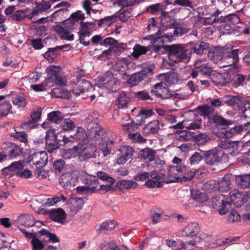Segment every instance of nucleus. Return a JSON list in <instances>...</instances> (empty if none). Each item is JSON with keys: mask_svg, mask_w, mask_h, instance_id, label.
I'll return each instance as SVG.
<instances>
[{"mask_svg": "<svg viewBox=\"0 0 250 250\" xmlns=\"http://www.w3.org/2000/svg\"><path fill=\"white\" fill-rule=\"evenodd\" d=\"M172 162L175 166H170L168 170V174L165 178L164 182L170 183L182 181V180L186 181L190 180L194 177L195 172L187 167L181 159L174 157Z\"/></svg>", "mask_w": 250, "mask_h": 250, "instance_id": "obj_1", "label": "nucleus"}, {"mask_svg": "<svg viewBox=\"0 0 250 250\" xmlns=\"http://www.w3.org/2000/svg\"><path fill=\"white\" fill-rule=\"evenodd\" d=\"M131 62H123L119 67V72L122 75V78L124 80L129 77L126 81V83L129 87H134L138 85L141 82L144 80L146 76L148 77L153 74V69L151 66L144 67L139 72L129 75L126 72L129 69V65Z\"/></svg>", "mask_w": 250, "mask_h": 250, "instance_id": "obj_2", "label": "nucleus"}, {"mask_svg": "<svg viewBox=\"0 0 250 250\" xmlns=\"http://www.w3.org/2000/svg\"><path fill=\"white\" fill-rule=\"evenodd\" d=\"M167 52L169 60L174 63L188 62L191 58L190 51L185 45L174 44L164 46Z\"/></svg>", "mask_w": 250, "mask_h": 250, "instance_id": "obj_3", "label": "nucleus"}, {"mask_svg": "<svg viewBox=\"0 0 250 250\" xmlns=\"http://www.w3.org/2000/svg\"><path fill=\"white\" fill-rule=\"evenodd\" d=\"M204 157L207 164L213 166L219 163H226L229 161L228 154L222 150L212 149L204 152Z\"/></svg>", "mask_w": 250, "mask_h": 250, "instance_id": "obj_4", "label": "nucleus"}, {"mask_svg": "<svg viewBox=\"0 0 250 250\" xmlns=\"http://www.w3.org/2000/svg\"><path fill=\"white\" fill-rule=\"evenodd\" d=\"M79 156V159L82 161L86 159L95 157V153L97 148L96 146L92 144H86L85 145H78L73 146Z\"/></svg>", "mask_w": 250, "mask_h": 250, "instance_id": "obj_5", "label": "nucleus"}, {"mask_svg": "<svg viewBox=\"0 0 250 250\" xmlns=\"http://www.w3.org/2000/svg\"><path fill=\"white\" fill-rule=\"evenodd\" d=\"M79 22H76L75 21H72L70 18L65 21V25L66 27H63L61 25L56 24L53 27V29L55 31L57 32L59 36H61L62 38L67 41H73L74 40V35H68L69 31L67 28L71 30L76 28L77 24Z\"/></svg>", "mask_w": 250, "mask_h": 250, "instance_id": "obj_6", "label": "nucleus"}, {"mask_svg": "<svg viewBox=\"0 0 250 250\" xmlns=\"http://www.w3.org/2000/svg\"><path fill=\"white\" fill-rule=\"evenodd\" d=\"M80 27L78 33L80 43L85 46H88L90 44V42L85 41L84 38L91 35V32L95 29V24L94 22L83 21H80Z\"/></svg>", "mask_w": 250, "mask_h": 250, "instance_id": "obj_7", "label": "nucleus"}, {"mask_svg": "<svg viewBox=\"0 0 250 250\" xmlns=\"http://www.w3.org/2000/svg\"><path fill=\"white\" fill-rule=\"evenodd\" d=\"M61 67L59 66L51 65L46 69L47 74L46 81L47 83H53L58 85L65 84V82L60 73Z\"/></svg>", "mask_w": 250, "mask_h": 250, "instance_id": "obj_8", "label": "nucleus"}, {"mask_svg": "<svg viewBox=\"0 0 250 250\" xmlns=\"http://www.w3.org/2000/svg\"><path fill=\"white\" fill-rule=\"evenodd\" d=\"M3 152L6 154L8 159H13L21 156L23 152V148L18 145L10 142L5 143L2 146Z\"/></svg>", "mask_w": 250, "mask_h": 250, "instance_id": "obj_9", "label": "nucleus"}, {"mask_svg": "<svg viewBox=\"0 0 250 250\" xmlns=\"http://www.w3.org/2000/svg\"><path fill=\"white\" fill-rule=\"evenodd\" d=\"M241 50L239 49H232V47L229 49L224 47L223 62H227V64H223L222 67L231 66L235 64L239 61V54Z\"/></svg>", "mask_w": 250, "mask_h": 250, "instance_id": "obj_10", "label": "nucleus"}, {"mask_svg": "<svg viewBox=\"0 0 250 250\" xmlns=\"http://www.w3.org/2000/svg\"><path fill=\"white\" fill-rule=\"evenodd\" d=\"M134 150L129 146H123L118 149V157L117 163L119 165H123L131 159L133 155Z\"/></svg>", "mask_w": 250, "mask_h": 250, "instance_id": "obj_11", "label": "nucleus"}, {"mask_svg": "<svg viewBox=\"0 0 250 250\" xmlns=\"http://www.w3.org/2000/svg\"><path fill=\"white\" fill-rule=\"evenodd\" d=\"M45 141L46 149L49 153H52L59 148L60 145L55 137L54 129L49 130L46 132Z\"/></svg>", "mask_w": 250, "mask_h": 250, "instance_id": "obj_12", "label": "nucleus"}, {"mask_svg": "<svg viewBox=\"0 0 250 250\" xmlns=\"http://www.w3.org/2000/svg\"><path fill=\"white\" fill-rule=\"evenodd\" d=\"M164 124L160 123L159 120H153L146 125L143 130V133L146 136H149L156 134L163 127Z\"/></svg>", "mask_w": 250, "mask_h": 250, "instance_id": "obj_13", "label": "nucleus"}, {"mask_svg": "<svg viewBox=\"0 0 250 250\" xmlns=\"http://www.w3.org/2000/svg\"><path fill=\"white\" fill-rule=\"evenodd\" d=\"M103 79V86L109 92L116 90L117 80L111 72L105 73Z\"/></svg>", "mask_w": 250, "mask_h": 250, "instance_id": "obj_14", "label": "nucleus"}, {"mask_svg": "<svg viewBox=\"0 0 250 250\" xmlns=\"http://www.w3.org/2000/svg\"><path fill=\"white\" fill-rule=\"evenodd\" d=\"M224 47L212 48L208 52V58L215 63L223 62Z\"/></svg>", "mask_w": 250, "mask_h": 250, "instance_id": "obj_15", "label": "nucleus"}, {"mask_svg": "<svg viewBox=\"0 0 250 250\" xmlns=\"http://www.w3.org/2000/svg\"><path fill=\"white\" fill-rule=\"evenodd\" d=\"M81 180L82 183L89 189L90 193L94 192L98 190L97 187L99 183L96 176L89 175H83L81 177Z\"/></svg>", "mask_w": 250, "mask_h": 250, "instance_id": "obj_16", "label": "nucleus"}, {"mask_svg": "<svg viewBox=\"0 0 250 250\" xmlns=\"http://www.w3.org/2000/svg\"><path fill=\"white\" fill-rule=\"evenodd\" d=\"M32 160L37 167L42 168L48 162V156L46 152L41 151L35 152L32 154Z\"/></svg>", "mask_w": 250, "mask_h": 250, "instance_id": "obj_17", "label": "nucleus"}, {"mask_svg": "<svg viewBox=\"0 0 250 250\" xmlns=\"http://www.w3.org/2000/svg\"><path fill=\"white\" fill-rule=\"evenodd\" d=\"M49 216L53 221L60 224H63L66 218V213L61 208L49 210Z\"/></svg>", "mask_w": 250, "mask_h": 250, "instance_id": "obj_18", "label": "nucleus"}, {"mask_svg": "<svg viewBox=\"0 0 250 250\" xmlns=\"http://www.w3.org/2000/svg\"><path fill=\"white\" fill-rule=\"evenodd\" d=\"M230 73L229 72L217 73L214 76L211 80L217 86H222L230 83Z\"/></svg>", "mask_w": 250, "mask_h": 250, "instance_id": "obj_19", "label": "nucleus"}, {"mask_svg": "<svg viewBox=\"0 0 250 250\" xmlns=\"http://www.w3.org/2000/svg\"><path fill=\"white\" fill-rule=\"evenodd\" d=\"M190 46V54L192 52L197 55H202L205 50H207L209 48V44L204 41H198L195 42H190L189 43Z\"/></svg>", "mask_w": 250, "mask_h": 250, "instance_id": "obj_20", "label": "nucleus"}, {"mask_svg": "<svg viewBox=\"0 0 250 250\" xmlns=\"http://www.w3.org/2000/svg\"><path fill=\"white\" fill-rule=\"evenodd\" d=\"M230 83L235 88L243 87L248 81L247 76L239 73H230Z\"/></svg>", "mask_w": 250, "mask_h": 250, "instance_id": "obj_21", "label": "nucleus"}, {"mask_svg": "<svg viewBox=\"0 0 250 250\" xmlns=\"http://www.w3.org/2000/svg\"><path fill=\"white\" fill-rule=\"evenodd\" d=\"M231 174H226L219 182H217L218 190L222 192H227L231 188Z\"/></svg>", "mask_w": 250, "mask_h": 250, "instance_id": "obj_22", "label": "nucleus"}, {"mask_svg": "<svg viewBox=\"0 0 250 250\" xmlns=\"http://www.w3.org/2000/svg\"><path fill=\"white\" fill-rule=\"evenodd\" d=\"M243 101V99L239 96L227 95L222 98V102L232 107L236 106L238 107V109Z\"/></svg>", "mask_w": 250, "mask_h": 250, "instance_id": "obj_23", "label": "nucleus"}, {"mask_svg": "<svg viewBox=\"0 0 250 250\" xmlns=\"http://www.w3.org/2000/svg\"><path fill=\"white\" fill-rule=\"evenodd\" d=\"M104 134V128L98 124L94 123L91 128L89 129V137L95 141L99 140Z\"/></svg>", "mask_w": 250, "mask_h": 250, "instance_id": "obj_24", "label": "nucleus"}, {"mask_svg": "<svg viewBox=\"0 0 250 250\" xmlns=\"http://www.w3.org/2000/svg\"><path fill=\"white\" fill-rule=\"evenodd\" d=\"M74 138L78 145H83L89 142L88 137L85 130L82 127H78L77 132L74 135Z\"/></svg>", "mask_w": 250, "mask_h": 250, "instance_id": "obj_25", "label": "nucleus"}, {"mask_svg": "<svg viewBox=\"0 0 250 250\" xmlns=\"http://www.w3.org/2000/svg\"><path fill=\"white\" fill-rule=\"evenodd\" d=\"M201 116L204 117H207L210 120L215 115V109L211 106L204 104L201 106H198L196 108Z\"/></svg>", "mask_w": 250, "mask_h": 250, "instance_id": "obj_26", "label": "nucleus"}, {"mask_svg": "<svg viewBox=\"0 0 250 250\" xmlns=\"http://www.w3.org/2000/svg\"><path fill=\"white\" fill-rule=\"evenodd\" d=\"M114 142L112 140H102L99 144V148L102 151L103 156H106L111 153L113 148Z\"/></svg>", "mask_w": 250, "mask_h": 250, "instance_id": "obj_27", "label": "nucleus"}, {"mask_svg": "<svg viewBox=\"0 0 250 250\" xmlns=\"http://www.w3.org/2000/svg\"><path fill=\"white\" fill-rule=\"evenodd\" d=\"M236 184L241 188H247L250 187V175H239L235 176Z\"/></svg>", "mask_w": 250, "mask_h": 250, "instance_id": "obj_28", "label": "nucleus"}, {"mask_svg": "<svg viewBox=\"0 0 250 250\" xmlns=\"http://www.w3.org/2000/svg\"><path fill=\"white\" fill-rule=\"evenodd\" d=\"M117 226V222L114 220H108L103 222L98 228L97 229V231L101 233L103 231L112 230Z\"/></svg>", "mask_w": 250, "mask_h": 250, "instance_id": "obj_29", "label": "nucleus"}, {"mask_svg": "<svg viewBox=\"0 0 250 250\" xmlns=\"http://www.w3.org/2000/svg\"><path fill=\"white\" fill-rule=\"evenodd\" d=\"M200 230V227L197 223L189 224L184 229L183 233L187 236L193 237L197 235Z\"/></svg>", "mask_w": 250, "mask_h": 250, "instance_id": "obj_30", "label": "nucleus"}, {"mask_svg": "<svg viewBox=\"0 0 250 250\" xmlns=\"http://www.w3.org/2000/svg\"><path fill=\"white\" fill-rule=\"evenodd\" d=\"M51 4L49 1L42 0L40 2L36 3V5L31 14L33 15H37L38 13L47 10L51 7Z\"/></svg>", "mask_w": 250, "mask_h": 250, "instance_id": "obj_31", "label": "nucleus"}, {"mask_svg": "<svg viewBox=\"0 0 250 250\" xmlns=\"http://www.w3.org/2000/svg\"><path fill=\"white\" fill-rule=\"evenodd\" d=\"M140 157L146 162H150L155 159V152L151 148L146 147L141 151Z\"/></svg>", "mask_w": 250, "mask_h": 250, "instance_id": "obj_32", "label": "nucleus"}, {"mask_svg": "<svg viewBox=\"0 0 250 250\" xmlns=\"http://www.w3.org/2000/svg\"><path fill=\"white\" fill-rule=\"evenodd\" d=\"M194 66L202 75H208L211 72V68L209 65L207 63H203L201 61L195 62Z\"/></svg>", "mask_w": 250, "mask_h": 250, "instance_id": "obj_33", "label": "nucleus"}, {"mask_svg": "<svg viewBox=\"0 0 250 250\" xmlns=\"http://www.w3.org/2000/svg\"><path fill=\"white\" fill-rule=\"evenodd\" d=\"M238 110L240 111L242 117L250 122V102L244 100L239 106Z\"/></svg>", "mask_w": 250, "mask_h": 250, "instance_id": "obj_34", "label": "nucleus"}, {"mask_svg": "<svg viewBox=\"0 0 250 250\" xmlns=\"http://www.w3.org/2000/svg\"><path fill=\"white\" fill-rule=\"evenodd\" d=\"M137 186V183L132 180H122L118 181L116 183V187L121 190L135 188Z\"/></svg>", "mask_w": 250, "mask_h": 250, "instance_id": "obj_35", "label": "nucleus"}, {"mask_svg": "<svg viewBox=\"0 0 250 250\" xmlns=\"http://www.w3.org/2000/svg\"><path fill=\"white\" fill-rule=\"evenodd\" d=\"M59 47L49 48L48 50L43 54V57L49 62H52L56 59L57 57L60 55Z\"/></svg>", "mask_w": 250, "mask_h": 250, "instance_id": "obj_36", "label": "nucleus"}, {"mask_svg": "<svg viewBox=\"0 0 250 250\" xmlns=\"http://www.w3.org/2000/svg\"><path fill=\"white\" fill-rule=\"evenodd\" d=\"M33 218L31 215L24 214L19 217L17 221L19 224L29 228L34 225Z\"/></svg>", "mask_w": 250, "mask_h": 250, "instance_id": "obj_37", "label": "nucleus"}, {"mask_svg": "<svg viewBox=\"0 0 250 250\" xmlns=\"http://www.w3.org/2000/svg\"><path fill=\"white\" fill-rule=\"evenodd\" d=\"M63 119L62 113L59 111L50 112L47 115V120L51 123L55 124L60 123Z\"/></svg>", "mask_w": 250, "mask_h": 250, "instance_id": "obj_38", "label": "nucleus"}, {"mask_svg": "<svg viewBox=\"0 0 250 250\" xmlns=\"http://www.w3.org/2000/svg\"><path fill=\"white\" fill-rule=\"evenodd\" d=\"M147 47L139 44H136L133 47V52L131 55L134 58L138 59L140 56L146 53L148 50Z\"/></svg>", "mask_w": 250, "mask_h": 250, "instance_id": "obj_39", "label": "nucleus"}, {"mask_svg": "<svg viewBox=\"0 0 250 250\" xmlns=\"http://www.w3.org/2000/svg\"><path fill=\"white\" fill-rule=\"evenodd\" d=\"M130 98L127 96L125 91H122L118 98V106L119 108H123L126 107L128 103L130 102Z\"/></svg>", "mask_w": 250, "mask_h": 250, "instance_id": "obj_40", "label": "nucleus"}, {"mask_svg": "<svg viewBox=\"0 0 250 250\" xmlns=\"http://www.w3.org/2000/svg\"><path fill=\"white\" fill-rule=\"evenodd\" d=\"M164 10L163 5L160 3L151 4L148 6L145 11V13H149L151 15H155L162 10Z\"/></svg>", "mask_w": 250, "mask_h": 250, "instance_id": "obj_41", "label": "nucleus"}, {"mask_svg": "<svg viewBox=\"0 0 250 250\" xmlns=\"http://www.w3.org/2000/svg\"><path fill=\"white\" fill-rule=\"evenodd\" d=\"M190 196L199 203H204L207 200L206 194L197 190L191 189Z\"/></svg>", "mask_w": 250, "mask_h": 250, "instance_id": "obj_42", "label": "nucleus"}, {"mask_svg": "<svg viewBox=\"0 0 250 250\" xmlns=\"http://www.w3.org/2000/svg\"><path fill=\"white\" fill-rule=\"evenodd\" d=\"M210 121L218 125H231L233 123L232 121L226 120L217 115H214Z\"/></svg>", "mask_w": 250, "mask_h": 250, "instance_id": "obj_43", "label": "nucleus"}, {"mask_svg": "<svg viewBox=\"0 0 250 250\" xmlns=\"http://www.w3.org/2000/svg\"><path fill=\"white\" fill-rule=\"evenodd\" d=\"M117 20V15L116 14L107 16L104 19H101L98 20V26L101 27L103 25H110L112 23L116 22Z\"/></svg>", "mask_w": 250, "mask_h": 250, "instance_id": "obj_44", "label": "nucleus"}, {"mask_svg": "<svg viewBox=\"0 0 250 250\" xmlns=\"http://www.w3.org/2000/svg\"><path fill=\"white\" fill-rule=\"evenodd\" d=\"M11 108V104L8 101H5L1 104H0V119H1V117H5L7 116L9 113Z\"/></svg>", "mask_w": 250, "mask_h": 250, "instance_id": "obj_45", "label": "nucleus"}, {"mask_svg": "<svg viewBox=\"0 0 250 250\" xmlns=\"http://www.w3.org/2000/svg\"><path fill=\"white\" fill-rule=\"evenodd\" d=\"M193 132L187 130H181L178 133V139L181 141H188L193 138Z\"/></svg>", "mask_w": 250, "mask_h": 250, "instance_id": "obj_46", "label": "nucleus"}, {"mask_svg": "<svg viewBox=\"0 0 250 250\" xmlns=\"http://www.w3.org/2000/svg\"><path fill=\"white\" fill-rule=\"evenodd\" d=\"M39 233L42 235L46 236V237L49 238L48 242H59L60 240L59 238L54 233H50L48 230L45 229H42L39 231Z\"/></svg>", "mask_w": 250, "mask_h": 250, "instance_id": "obj_47", "label": "nucleus"}, {"mask_svg": "<svg viewBox=\"0 0 250 250\" xmlns=\"http://www.w3.org/2000/svg\"><path fill=\"white\" fill-rule=\"evenodd\" d=\"M66 198L62 194H61L60 196L55 195L52 198H48L46 201L45 202V204L46 206H51L55 205L56 203L60 202L61 200H62L63 202H64L66 201Z\"/></svg>", "mask_w": 250, "mask_h": 250, "instance_id": "obj_48", "label": "nucleus"}, {"mask_svg": "<svg viewBox=\"0 0 250 250\" xmlns=\"http://www.w3.org/2000/svg\"><path fill=\"white\" fill-rule=\"evenodd\" d=\"M239 142L238 141H231L228 152L232 156H235L238 154L240 150L239 146Z\"/></svg>", "mask_w": 250, "mask_h": 250, "instance_id": "obj_49", "label": "nucleus"}, {"mask_svg": "<svg viewBox=\"0 0 250 250\" xmlns=\"http://www.w3.org/2000/svg\"><path fill=\"white\" fill-rule=\"evenodd\" d=\"M204 189L208 192H213L218 190L217 181L209 180L204 184Z\"/></svg>", "mask_w": 250, "mask_h": 250, "instance_id": "obj_50", "label": "nucleus"}, {"mask_svg": "<svg viewBox=\"0 0 250 250\" xmlns=\"http://www.w3.org/2000/svg\"><path fill=\"white\" fill-rule=\"evenodd\" d=\"M26 17V13L25 11L23 10L16 11L10 16V18L17 22L22 21Z\"/></svg>", "mask_w": 250, "mask_h": 250, "instance_id": "obj_51", "label": "nucleus"}, {"mask_svg": "<svg viewBox=\"0 0 250 250\" xmlns=\"http://www.w3.org/2000/svg\"><path fill=\"white\" fill-rule=\"evenodd\" d=\"M224 22H229L232 24H236L241 21L239 17L235 14H230L225 16Z\"/></svg>", "mask_w": 250, "mask_h": 250, "instance_id": "obj_52", "label": "nucleus"}, {"mask_svg": "<svg viewBox=\"0 0 250 250\" xmlns=\"http://www.w3.org/2000/svg\"><path fill=\"white\" fill-rule=\"evenodd\" d=\"M11 136L18 141L25 143L27 142V135L26 133L22 131L13 132L11 134Z\"/></svg>", "mask_w": 250, "mask_h": 250, "instance_id": "obj_53", "label": "nucleus"}, {"mask_svg": "<svg viewBox=\"0 0 250 250\" xmlns=\"http://www.w3.org/2000/svg\"><path fill=\"white\" fill-rule=\"evenodd\" d=\"M157 22L154 18H150L148 20V25L147 26V30L148 32L155 31L157 30V34H159L158 32H160V29L159 26L157 25Z\"/></svg>", "mask_w": 250, "mask_h": 250, "instance_id": "obj_54", "label": "nucleus"}, {"mask_svg": "<svg viewBox=\"0 0 250 250\" xmlns=\"http://www.w3.org/2000/svg\"><path fill=\"white\" fill-rule=\"evenodd\" d=\"M42 108L38 107L37 109H34L32 111L30 115V118L31 121L37 124V123L40 120L42 114Z\"/></svg>", "mask_w": 250, "mask_h": 250, "instance_id": "obj_55", "label": "nucleus"}, {"mask_svg": "<svg viewBox=\"0 0 250 250\" xmlns=\"http://www.w3.org/2000/svg\"><path fill=\"white\" fill-rule=\"evenodd\" d=\"M62 126L64 131L72 130L76 127L75 123L69 119H64Z\"/></svg>", "mask_w": 250, "mask_h": 250, "instance_id": "obj_56", "label": "nucleus"}, {"mask_svg": "<svg viewBox=\"0 0 250 250\" xmlns=\"http://www.w3.org/2000/svg\"><path fill=\"white\" fill-rule=\"evenodd\" d=\"M194 141L198 145H203L207 142L208 138L206 134L200 133L193 135Z\"/></svg>", "mask_w": 250, "mask_h": 250, "instance_id": "obj_57", "label": "nucleus"}, {"mask_svg": "<svg viewBox=\"0 0 250 250\" xmlns=\"http://www.w3.org/2000/svg\"><path fill=\"white\" fill-rule=\"evenodd\" d=\"M135 97L138 100L146 101L150 100L152 101L153 99L149 95L148 92L145 90H142L135 93Z\"/></svg>", "mask_w": 250, "mask_h": 250, "instance_id": "obj_58", "label": "nucleus"}, {"mask_svg": "<svg viewBox=\"0 0 250 250\" xmlns=\"http://www.w3.org/2000/svg\"><path fill=\"white\" fill-rule=\"evenodd\" d=\"M77 83L85 93L88 92L90 90L92 89L91 84L85 79L80 80Z\"/></svg>", "mask_w": 250, "mask_h": 250, "instance_id": "obj_59", "label": "nucleus"}, {"mask_svg": "<svg viewBox=\"0 0 250 250\" xmlns=\"http://www.w3.org/2000/svg\"><path fill=\"white\" fill-rule=\"evenodd\" d=\"M225 201L224 197L219 195L214 197L212 200V206L214 209H217Z\"/></svg>", "mask_w": 250, "mask_h": 250, "instance_id": "obj_60", "label": "nucleus"}, {"mask_svg": "<svg viewBox=\"0 0 250 250\" xmlns=\"http://www.w3.org/2000/svg\"><path fill=\"white\" fill-rule=\"evenodd\" d=\"M31 244L33 250H42L44 249V245L42 241L36 237H32Z\"/></svg>", "mask_w": 250, "mask_h": 250, "instance_id": "obj_61", "label": "nucleus"}, {"mask_svg": "<svg viewBox=\"0 0 250 250\" xmlns=\"http://www.w3.org/2000/svg\"><path fill=\"white\" fill-rule=\"evenodd\" d=\"M37 127L38 124L31 121L30 118L27 121L22 122L20 125V127L24 130L31 129Z\"/></svg>", "mask_w": 250, "mask_h": 250, "instance_id": "obj_62", "label": "nucleus"}, {"mask_svg": "<svg viewBox=\"0 0 250 250\" xmlns=\"http://www.w3.org/2000/svg\"><path fill=\"white\" fill-rule=\"evenodd\" d=\"M204 156L201 155L199 152H195L189 158V164L190 165H196L199 164L203 159Z\"/></svg>", "mask_w": 250, "mask_h": 250, "instance_id": "obj_63", "label": "nucleus"}, {"mask_svg": "<svg viewBox=\"0 0 250 250\" xmlns=\"http://www.w3.org/2000/svg\"><path fill=\"white\" fill-rule=\"evenodd\" d=\"M174 28V34H180V36L187 32L186 29L184 28L179 22L174 21L171 25V28Z\"/></svg>", "mask_w": 250, "mask_h": 250, "instance_id": "obj_64", "label": "nucleus"}]
</instances>
